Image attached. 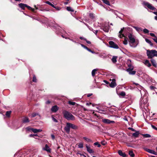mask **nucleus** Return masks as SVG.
Listing matches in <instances>:
<instances>
[{
    "mask_svg": "<svg viewBox=\"0 0 157 157\" xmlns=\"http://www.w3.org/2000/svg\"><path fill=\"white\" fill-rule=\"evenodd\" d=\"M83 138L87 142H92V140L91 139L86 137H84Z\"/></svg>",
    "mask_w": 157,
    "mask_h": 157,
    "instance_id": "obj_25",
    "label": "nucleus"
},
{
    "mask_svg": "<svg viewBox=\"0 0 157 157\" xmlns=\"http://www.w3.org/2000/svg\"><path fill=\"white\" fill-rule=\"evenodd\" d=\"M78 147L79 148L83 147V144L82 143H80L78 145Z\"/></svg>",
    "mask_w": 157,
    "mask_h": 157,
    "instance_id": "obj_37",
    "label": "nucleus"
},
{
    "mask_svg": "<svg viewBox=\"0 0 157 157\" xmlns=\"http://www.w3.org/2000/svg\"><path fill=\"white\" fill-rule=\"evenodd\" d=\"M80 39H81V40H86V39H85V38H83V37H80Z\"/></svg>",
    "mask_w": 157,
    "mask_h": 157,
    "instance_id": "obj_60",
    "label": "nucleus"
},
{
    "mask_svg": "<svg viewBox=\"0 0 157 157\" xmlns=\"http://www.w3.org/2000/svg\"><path fill=\"white\" fill-rule=\"evenodd\" d=\"M33 82H36V77L34 75L33 76Z\"/></svg>",
    "mask_w": 157,
    "mask_h": 157,
    "instance_id": "obj_42",
    "label": "nucleus"
},
{
    "mask_svg": "<svg viewBox=\"0 0 157 157\" xmlns=\"http://www.w3.org/2000/svg\"><path fill=\"white\" fill-rule=\"evenodd\" d=\"M85 25L88 27V28L90 30H91L92 31H93V29L91 27H90L88 25H87V24H85Z\"/></svg>",
    "mask_w": 157,
    "mask_h": 157,
    "instance_id": "obj_45",
    "label": "nucleus"
},
{
    "mask_svg": "<svg viewBox=\"0 0 157 157\" xmlns=\"http://www.w3.org/2000/svg\"><path fill=\"white\" fill-rule=\"evenodd\" d=\"M150 88L151 90H153L155 88L154 86H150Z\"/></svg>",
    "mask_w": 157,
    "mask_h": 157,
    "instance_id": "obj_54",
    "label": "nucleus"
},
{
    "mask_svg": "<svg viewBox=\"0 0 157 157\" xmlns=\"http://www.w3.org/2000/svg\"><path fill=\"white\" fill-rule=\"evenodd\" d=\"M88 51H89V52H91V53H94V52L92 51L90 49L88 48V50H87Z\"/></svg>",
    "mask_w": 157,
    "mask_h": 157,
    "instance_id": "obj_55",
    "label": "nucleus"
},
{
    "mask_svg": "<svg viewBox=\"0 0 157 157\" xmlns=\"http://www.w3.org/2000/svg\"><path fill=\"white\" fill-rule=\"evenodd\" d=\"M29 118L27 117H25L23 119L22 121L24 123H26L29 122Z\"/></svg>",
    "mask_w": 157,
    "mask_h": 157,
    "instance_id": "obj_22",
    "label": "nucleus"
},
{
    "mask_svg": "<svg viewBox=\"0 0 157 157\" xmlns=\"http://www.w3.org/2000/svg\"><path fill=\"white\" fill-rule=\"evenodd\" d=\"M118 153L119 154V155L121 156H122L123 157H127L126 154L125 153H123L121 150H119L118 151Z\"/></svg>",
    "mask_w": 157,
    "mask_h": 157,
    "instance_id": "obj_14",
    "label": "nucleus"
},
{
    "mask_svg": "<svg viewBox=\"0 0 157 157\" xmlns=\"http://www.w3.org/2000/svg\"><path fill=\"white\" fill-rule=\"evenodd\" d=\"M33 129V128H31L30 127H28L26 128V129L28 131H32V129Z\"/></svg>",
    "mask_w": 157,
    "mask_h": 157,
    "instance_id": "obj_46",
    "label": "nucleus"
},
{
    "mask_svg": "<svg viewBox=\"0 0 157 157\" xmlns=\"http://www.w3.org/2000/svg\"><path fill=\"white\" fill-rule=\"evenodd\" d=\"M97 71V69H94L92 71V75L94 76L95 74V72Z\"/></svg>",
    "mask_w": 157,
    "mask_h": 157,
    "instance_id": "obj_32",
    "label": "nucleus"
},
{
    "mask_svg": "<svg viewBox=\"0 0 157 157\" xmlns=\"http://www.w3.org/2000/svg\"><path fill=\"white\" fill-rule=\"evenodd\" d=\"M153 39L156 43H157V37H155V38H153Z\"/></svg>",
    "mask_w": 157,
    "mask_h": 157,
    "instance_id": "obj_53",
    "label": "nucleus"
},
{
    "mask_svg": "<svg viewBox=\"0 0 157 157\" xmlns=\"http://www.w3.org/2000/svg\"><path fill=\"white\" fill-rule=\"evenodd\" d=\"M133 28L138 32H140L142 30V29L141 28L136 26H134Z\"/></svg>",
    "mask_w": 157,
    "mask_h": 157,
    "instance_id": "obj_26",
    "label": "nucleus"
},
{
    "mask_svg": "<svg viewBox=\"0 0 157 157\" xmlns=\"http://www.w3.org/2000/svg\"><path fill=\"white\" fill-rule=\"evenodd\" d=\"M151 127L154 129L157 130V128L155 126L153 125H151Z\"/></svg>",
    "mask_w": 157,
    "mask_h": 157,
    "instance_id": "obj_52",
    "label": "nucleus"
},
{
    "mask_svg": "<svg viewBox=\"0 0 157 157\" xmlns=\"http://www.w3.org/2000/svg\"><path fill=\"white\" fill-rule=\"evenodd\" d=\"M117 57L116 56H113L112 59V61L114 63H115L117 62Z\"/></svg>",
    "mask_w": 157,
    "mask_h": 157,
    "instance_id": "obj_27",
    "label": "nucleus"
},
{
    "mask_svg": "<svg viewBox=\"0 0 157 157\" xmlns=\"http://www.w3.org/2000/svg\"><path fill=\"white\" fill-rule=\"evenodd\" d=\"M150 35L151 36H153V37H154L155 38V37H156V36H155V34L153 33H150Z\"/></svg>",
    "mask_w": 157,
    "mask_h": 157,
    "instance_id": "obj_50",
    "label": "nucleus"
},
{
    "mask_svg": "<svg viewBox=\"0 0 157 157\" xmlns=\"http://www.w3.org/2000/svg\"><path fill=\"white\" fill-rule=\"evenodd\" d=\"M90 17L92 19H94V15L93 13H90L89 14Z\"/></svg>",
    "mask_w": 157,
    "mask_h": 157,
    "instance_id": "obj_38",
    "label": "nucleus"
},
{
    "mask_svg": "<svg viewBox=\"0 0 157 157\" xmlns=\"http://www.w3.org/2000/svg\"><path fill=\"white\" fill-rule=\"evenodd\" d=\"M86 147L87 149V151L90 153H94V151L91 149L90 146H88L87 144L86 145Z\"/></svg>",
    "mask_w": 157,
    "mask_h": 157,
    "instance_id": "obj_10",
    "label": "nucleus"
},
{
    "mask_svg": "<svg viewBox=\"0 0 157 157\" xmlns=\"http://www.w3.org/2000/svg\"><path fill=\"white\" fill-rule=\"evenodd\" d=\"M37 135L36 134H30L29 136L30 137H33L34 136H37Z\"/></svg>",
    "mask_w": 157,
    "mask_h": 157,
    "instance_id": "obj_47",
    "label": "nucleus"
},
{
    "mask_svg": "<svg viewBox=\"0 0 157 157\" xmlns=\"http://www.w3.org/2000/svg\"><path fill=\"white\" fill-rule=\"evenodd\" d=\"M106 56L105 54H101L100 55V56L102 58H105L106 57Z\"/></svg>",
    "mask_w": 157,
    "mask_h": 157,
    "instance_id": "obj_44",
    "label": "nucleus"
},
{
    "mask_svg": "<svg viewBox=\"0 0 157 157\" xmlns=\"http://www.w3.org/2000/svg\"><path fill=\"white\" fill-rule=\"evenodd\" d=\"M42 131V130L41 129H36L33 128L32 129V131L34 133H36L38 132H41Z\"/></svg>",
    "mask_w": 157,
    "mask_h": 157,
    "instance_id": "obj_19",
    "label": "nucleus"
},
{
    "mask_svg": "<svg viewBox=\"0 0 157 157\" xmlns=\"http://www.w3.org/2000/svg\"><path fill=\"white\" fill-rule=\"evenodd\" d=\"M52 117V120L54 121L55 122H58L56 118H54L53 117Z\"/></svg>",
    "mask_w": 157,
    "mask_h": 157,
    "instance_id": "obj_49",
    "label": "nucleus"
},
{
    "mask_svg": "<svg viewBox=\"0 0 157 157\" xmlns=\"http://www.w3.org/2000/svg\"><path fill=\"white\" fill-rule=\"evenodd\" d=\"M126 71L128 72L129 74L131 75H134L136 73V71H132V70H130Z\"/></svg>",
    "mask_w": 157,
    "mask_h": 157,
    "instance_id": "obj_18",
    "label": "nucleus"
},
{
    "mask_svg": "<svg viewBox=\"0 0 157 157\" xmlns=\"http://www.w3.org/2000/svg\"><path fill=\"white\" fill-rule=\"evenodd\" d=\"M18 5L23 10H24L26 7H27V5L26 4L22 3L19 4Z\"/></svg>",
    "mask_w": 157,
    "mask_h": 157,
    "instance_id": "obj_15",
    "label": "nucleus"
},
{
    "mask_svg": "<svg viewBox=\"0 0 157 157\" xmlns=\"http://www.w3.org/2000/svg\"><path fill=\"white\" fill-rule=\"evenodd\" d=\"M127 40L126 38H125L124 40L123 41V43L124 44L126 45L127 44Z\"/></svg>",
    "mask_w": 157,
    "mask_h": 157,
    "instance_id": "obj_40",
    "label": "nucleus"
},
{
    "mask_svg": "<svg viewBox=\"0 0 157 157\" xmlns=\"http://www.w3.org/2000/svg\"><path fill=\"white\" fill-rule=\"evenodd\" d=\"M102 121L104 123L110 124V123H114L115 121H111L108 119H102Z\"/></svg>",
    "mask_w": 157,
    "mask_h": 157,
    "instance_id": "obj_7",
    "label": "nucleus"
},
{
    "mask_svg": "<svg viewBox=\"0 0 157 157\" xmlns=\"http://www.w3.org/2000/svg\"><path fill=\"white\" fill-rule=\"evenodd\" d=\"M11 113V111H7L6 112V115L7 117H10V115Z\"/></svg>",
    "mask_w": 157,
    "mask_h": 157,
    "instance_id": "obj_34",
    "label": "nucleus"
},
{
    "mask_svg": "<svg viewBox=\"0 0 157 157\" xmlns=\"http://www.w3.org/2000/svg\"><path fill=\"white\" fill-rule=\"evenodd\" d=\"M43 149L44 150L48 152H51V149L47 144L45 145V147H44Z\"/></svg>",
    "mask_w": 157,
    "mask_h": 157,
    "instance_id": "obj_11",
    "label": "nucleus"
},
{
    "mask_svg": "<svg viewBox=\"0 0 157 157\" xmlns=\"http://www.w3.org/2000/svg\"><path fill=\"white\" fill-rule=\"evenodd\" d=\"M81 45L82 47H83L85 49H86L87 50H88V49L89 48L87 47H86V46H85L84 45H83V44H81Z\"/></svg>",
    "mask_w": 157,
    "mask_h": 157,
    "instance_id": "obj_48",
    "label": "nucleus"
},
{
    "mask_svg": "<svg viewBox=\"0 0 157 157\" xmlns=\"http://www.w3.org/2000/svg\"><path fill=\"white\" fill-rule=\"evenodd\" d=\"M119 95L121 96H124L125 95V93L124 91H122L119 94Z\"/></svg>",
    "mask_w": 157,
    "mask_h": 157,
    "instance_id": "obj_33",
    "label": "nucleus"
},
{
    "mask_svg": "<svg viewBox=\"0 0 157 157\" xmlns=\"http://www.w3.org/2000/svg\"><path fill=\"white\" fill-rule=\"evenodd\" d=\"M63 113L64 117L68 120L73 121L75 119L74 116L67 111L64 110Z\"/></svg>",
    "mask_w": 157,
    "mask_h": 157,
    "instance_id": "obj_1",
    "label": "nucleus"
},
{
    "mask_svg": "<svg viewBox=\"0 0 157 157\" xmlns=\"http://www.w3.org/2000/svg\"><path fill=\"white\" fill-rule=\"evenodd\" d=\"M69 104L70 105H75V102H72L71 101H69Z\"/></svg>",
    "mask_w": 157,
    "mask_h": 157,
    "instance_id": "obj_41",
    "label": "nucleus"
},
{
    "mask_svg": "<svg viewBox=\"0 0 157 157\" xmlns=\"http://www.w3.org/2000/svg\"><path fill=\"white\" fill-rule=\"evenodd\" d=\"M113 13H114L116 15L118 16V14H120L119 13H118L117 11L114 10L113 11Z\"/></svg>",
    "mask_w": 157,
    "mask_h": 157,
    "instance_id": "obj_43",
    "label": "nucleus"
},
{
    "mask_svg": "<svg viewBox=\"0 0 157 157\" xmlns=\"http://www.w3.org/2000/svg\"><path fill=\"white\" fill-rule=\"evenodd\" d=\"M104 111H105L104 110L100 109L99 110V111L98 112L99 113H101V112H104Z\"/></svg>",
    "mask_w": 157,
    "mask_h": 157,
    "instance_id": "obj_57",
    "label": "nucleus"
},
{
    "mask_svg": "<svg viewBox=\"0 0 157 157\" xmlns=\"http://www.w3.org/2000/svg\"><path fill=\"white\" fill-rule=\"evenodd\" d=\"M144 149L147 152L151 153L152 154L155 155H157V153L154 150H150L147 148H144Z\"/></svg>",
    "mask_w": 157,
    "mask_h": 157,
    "instance_id": "obj_8",
    "label": "nucleus"
},
{
    "mask_svg": "<svg viewBox=\"0 0 157 157\" xmlns=\"http://www.w3.org/2000/svg\"><path fill=\"white\" fill-rule=\"evenodd\" d=\"M145 40L146 42L149 44L151 46H153V44L151 43L150 40L147 38H145Z\"/></svg>",
    "mask_w": 157,
    "mask_h": 157,
    "instance_id": "obj_24",
    "label": "nucleus"
},
{
    "mask_svg": "<svg viewBox=\"0 0 157 157\" xmlns=\"http://www.w3.org/2000/svg\"><path fill=\"white\" fill-rule=\"evenodd\" d=\"M109 29V25H105L103 28V30L106 32H108Z\"/></svg>",
    "mask_w": 157,
    "mask_h": 157,
    "instance_id": "obj_13",
    "label": "nucleus"
},
{
    "mask_svg": "<svg viewBox=\"0 0 157 157\" xmlns=\"http://www.w3.org/2000/svg\"><path fill=\"white\" fill-rule=\"evenodd\" d=\"M109 43L110 47L116 49L119 48L118 45L113 41H110Z\"/></svg>",
    "mask_w": 157,
    "mask_h": 157,
    "instance_id": "obj_5",
    "label": "nucleus"
},
{
    "mask_svg": "<svg viewBox=\"0 0 157 157\" xmlns=\"http://www.w3.org/2000/svg\"><path fill=\"white\" fill-rule=\"evenodd\" d=\"M155 19L156 20H157V16H156L155 17Z\"/></svg>",
    "mask_w": 157,
    "mask_h": 157,
    "instance_id": "obj_64",
    "label": "nucleus"
},
{
    "mask_svg": "<svg viewBox=\"0 0 157 157\" xmlns=\"http://www.w3.org/2000/svg\"><path fill=\"white\" fill-rule=\"evenodd\" d=\"M67 10L68 11H71L72 12H74V10L70 7H67Z\"/></svg>",
    "mask_w": 157,
    "mask_h": 157,
    "instance_id": "obj_30",
    "label": "nucleus"
},
{
    "mask_svg": "<svg viewBox=\"0 0 157 157\" xmlns=\"http://www.w3.org/2000/svg\"><path fill=\"white\" fill-rule=\"evenodd\" d=\"M94 32V33H95V34L97 35V34L98 33V30H96L95 31V32H94Z\"/></svg>",
    "mask_w": 157,
    "mask_h": 157,
    "instance_id": "obj_58",
    "label": "nucleus"
},
{
    "mask_svg": "<svg viewBox=\"0 0 157 157\" xmlns=\"http://www.w3.org/2000/svg\"><path fill=\"white\" fill-rule=\"evenodd\" d=\"M123 31V29H121V30L119 32V33L120 34L119 35V37L120 38H121L123 37L124 36V35L123 34H121L122 33Z\"/></svg>",
    "mask_w": 157,
    "mask_h": 157,
    "instance_id": "obj_23",
    "label": "nucleus"
},
{
    "mask_svg": "<svg viewBox=\"0 0 157 157\" xmlns=\"http://www.w3.org/2000/svg\"><path fill=\"white\" fill-rule=\"evenodd\" d=\"M58 110V107L57 105H55L52 107L51 110L54 112H56Z\"/></svg>",
    "mask_w": 157,
    "mask_h": 157,
    "instance_id": "obj_12",
    "label": "nucleus"
},
{
    "mask_svg": "<svg viewBox=\"0 0 157 157\" xmlns=\"http://www.w3.org/2000/svg\"><path fill=\"white\" fill-rule=\"evenodd\" d=\"M149 31L147 29H144V30H143V32L145 33H149Z\"/></svg>",
    "mask_w": 157,
    "mask_h": 157,
    "instance_id": "obj_39",
    "label": "nucleus"
},
{
    "mask_svg": "<svg viewBox=\"0 0 157 157\" xmlns=\"http://www.w3.org/2000/svg\"><path fill=\"white\" fill-rule=\"evenodd\" d=\"M38 115V114L37 113H34L32 114L31 117L32 118L34 117H35L37 115Z\"/></svg>",
    "mask_w": 157,
    "mask_h": 157,
    "instance_id": "obj_35",
    "label": "nucleus"
},
{
    "mask_svg": "<svg viewBox=\"0 0 157 157\" xmlns=\"http://www.w3.org/2000/svg\"><path fill=\"white\" fill-rule=\"evenodd\" d=\"M147 54L148 58H152L155 56L157 57V51L155 50H147Z\"/></svg>",
    "mask_w": 157,
    "mask_h": 157,
    "instance_id": "obj_3",
    "label": "nucleus"
},
{
    "mask_svg": "<svg viewBox=\"0 0 157 157\" xmlns=\"http://www.w3.org/2000/svg\"><path fill=\"white\" fill-rule=\"evenodd\" d=\"M142 135L144 136V137L145 138H149L151 137V135L150 134H143Z\"/></svg>",
    "mask_w": 157,
    "mask_h": 157,
    "instance_id": "obj_31",
    "label": "nucleus"
},
{
    "mask_svg": "<svg viewBox=\"0 0 157 157\" xmlns=\"http://www.w3.org/2000/svg\"><path fill=\"white\" fill-rule=\"evenodd\" d=\"M128 37L130 40V42L131 43H133L135 42V39L134 36L131 34H130L128 35Z\"/></svg>",
    "mask_w": 157,
    "mask_h": 157,
    "instance_id": "obj_6",
    "label": "nucleus"
},
{
    "mask_svg": "<svg viewBox=\"0 0 157 157\" xmlns=\"http://www.w3.org/2000/svg\"><path fill=\"white\" fill-rule=\"evenodd\" d=\"M142 4L145 8L147 7L149 9L152 10H155L156 9L152 5L147 2L144 1L142 2Z\"/></svg>",
    "mask_w": 157,
    "mask_h": 157,
    "instance_id": "obj_4",
    "label": "nucleus"
},
{
    "mask_svg": "<svg viewBox=\"0 0 157 157\" xmlns=\"http://www.w3.org/2000/svg\"><path fill=\"white\" fill-rule=\"evenodd\" d=\"M92 95V94H87V96L88 97H90V96H91Z\"/></svg>",
    "mask_w": 157,
    "mask_h": 157,
    "instance_id": "obj_61",
    "label": "nucleus"
},
{
    "mask_svg": "<svg viewBox=\"0 0 157 157\" xmlns=\"http://www.w3.org/2000/svg\"><path fill=\"white\" fill-rule=\"evenodd\" d=\"M128 68L127 69L126 71H129L130 70H133V66L130 64L128 65Z\"/></svg>",
    "mask_w": 157,
    "mask_h": 157,
    "instance_id": "obj_20",
    "label": "nucleus"
},
{
    "mask_svg": "<svg viewBox=\"0 0 157 157\" xmlns=\"http://www.w3.org/2000/svg\"><path fill=\"white\" fill-rule=\"evenodd\" d=\"M153 13L157 16V12H154Z\"/></svg>",
    "mask_w": 157,
    "mask_h": 157,
    "instance_id": "obj_63",
    "label": "nucleus"
},
{
    "mask_svg": "<svg viewBox=\"0 0 157 157\" xmlns=\"http://www.w3.org/2000/svg\"><path fill=\"white\" fill-rule=\"evenodd\" d=\"M144 64L147 66L149 67L151 66V64L150 63L148 60H146L144 62Z\"/></svg>",
    "mask_w": 157,
    "mask_h": 157,
    "instance_id": "obj_17",
    "label": "nucleus"
},
{
    "mask_svg": "<svg viewBox=\"0 0 157 157\" xmlns=\"http://www.w3.org/2000/svg\"><path fill=\"white\" fill-rule=\"evenodd\" d=\"M27 7L29 10H31V9H32V8L30 6H28L27 5Z\"/></svg>",
    "mask_w": 157,
    "mask_h": 157,
    "instance_id": "obj_56",
    "label": "nucleus"
},
{
    "mask_svg": "<svg viewBox=\"0 0 157 157\" xmlns=\"http://www.w3.org/2000/svg\"><path fill=\"white\" fill-rule=\"evenodd\" d=\"M139 134V131H137L135 133H133L132 136L135 137H138Z\"/></svg>",
    "mask_w": 157,
    "mask_h": 157,
    "instance_id": "obj_21",
    "label": "nucleus"
},
{
    "mask_svg": "<svg viewBox=\"0 0 157 157\" xmlns=\"http://www.w3.org/2000/svg\"><path fill=\"white\" fill-rule=\"evenodd\" d=\"M51 137L52 139H54L55 138V136L53 135H51Z\"/></svg>",
    "mask_w": 157,
    "mask_h": 157,
    "instance_id": "obj_62",
    "label": "nucleus"
},
{
    "mask_svg": "<svg viewBox=\"0 0 157 157\" xmlns=\"http://www.w3.org/2000/svg\"><path fill=\"white\" fill-rule=\"evenodd\" d=\"M45 3L46 4H48L50 5V6H51L52 7H53L54 8H56V7H55V6H54V5L53 4H52V3H51L49 1H46L45 2Z\"/></svg>",
    "mask_w": 157,
    "mask_h": 157,
    "instance_id": "obj_28",
    "label": "nucleus"
},
{
    "mask_svg": "<svg viewBox=\"0 0 157 157\" xmlns=\"http://www.w3.org/2000/svg\"><path fill=\"white\" fill-rule=\"evenodd\" d=\"M117 85L116 82V80L115 79L113 78L112 80V82L110 84V86L111 87H114Z\"/></svg>",
    "mask_w": 157,
    "mask_h": 157,
    "instance_id": "obj_9",
    "label": "nucleus"
},
{
    "mask_svg": "<svg viewBox=\"0 0 157 157\" xmlns=\"http://www.w3.org/2000/svg\"><path fill=\"white\" fill-rule=\"evenodd\" d=\"M70 128L74 129H78V127L70 123H67L66 126L64 128V130L68 134L70 132Z\"/></svg>",
    "mask_w": 157,
    "mask_h": 157,
    "instance_id": "obj_2",
    "label": "nucleus"
},
{
    "mask_svg": "<svg viewBox=\"0 0 157 157\" xmlns=\"http://www.w3.org/2000/svg\"><path fill=\"white\" fill-rule=\"evenodd\" d=\"M94 145L95 146H97L98 147H101L100 144L98 142L94 143Z\"/></svg>",
    "mask_w": 157,
    "mask_h": 157,
    "instance_id": "obj_36",
    "label": "nucleus"
},
{
    "mask_svg": "<svg viewBox=\"0 0 157 157\" xmlns=\"http://www.w3.org/2000/svg\"><path fill=\"white\" fill-rule=\"evenodd\" d=\"M151 62L153 65L154 67H157V63H156L155 60L153 59H151Z\"/></svg>",
    "mask_w": 157,
    "mask_h": 157,
    "instance_id": "obj_16",
    "label": "nucleus"
},
{
    "mask_svg": "<svg viewBox=\"0 0 157 157\" xmlns=\"http://www.w3.org/2000/svg\"><path fill=\"white\" fill-rule=\"evenodd\" d=\"M85 40L86 41V42L87 44H91V42L90 41L87 40Z\"/></svg>",
    "mask_w": 157,
    "mask_h": 157,
    "instance_id": "obj_59",
    "label": "nucleus"
},
{
    "mask_svg": "<svg viewBox=\"0 0 157 157\" xmlns=\"http://www.w3.org/2000/svg\"><path fill=\"white\" fill-rule=\"evenodd\" d=\"M101 143L102 144V145H103L104 146L106 144V143L104 141H102Z\"/></svg>",
    "mask_w": 157,
    "mask_h": 157,
    "instance_id": "obj_51",
    "label": "nucleus"
},
{
    "mask_svg": "<svg viewBox=\"0 0 157 157\" xmlns=\"http://www.w3.org/2000/svg\"><path fill=\"white\" fill-rule=\"evenodd\" d=\"M129 154L132 157H134L135 156L134 153L132 151H129Z\"/></svg>",
    "mask_w": 157,
    "mask_h": 157,
    "instance_id": "obj_29",
    "label": "nucleus"
}]
</instances>
